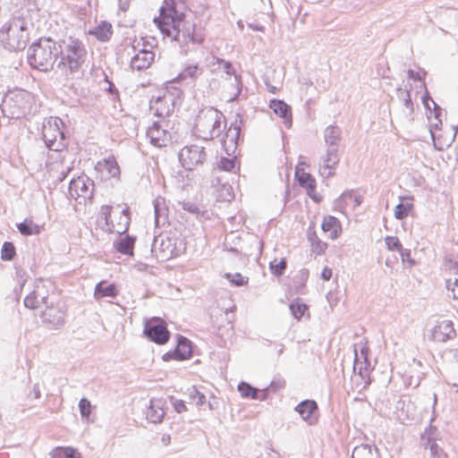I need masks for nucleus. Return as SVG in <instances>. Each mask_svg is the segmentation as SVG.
I'll use <instances>...</instances> for the list:
<instances>
[{
	"mask_svg": "<svg viewBox=\"0 0 458 458\" xmlns=\"http://www.w3.org/2000/svg\"><path fill=\"white\" fill-rule=\"evenodd\" d=\"M153 21L164 38L177 41L181 47L189 43L201 44L204 38L195 33V24L185 20V14L176 9L175 0H164L159 16Z\"/></svg>",
	"mask_w": 458,
	"mask_h": 458,
	"instance_id": "1",
	"label": "nucleus"
},
{
	"mask_svg": "<svg viewBox=\"0 0 458 458\" xmlns=\"http://www.w3.org/2000/svg\"><path fill=\"white\" fill-rule=\"evenodd\" d=\"M57 54L60 56L58 67L64 70L65 75L69 76L81 70L88 53L81 40L68 37L57 42Z\"/></svg>",
	"mask_w": 458,
	"mask_h": 458,
	"instance_id": "2",
	"label": "nucleus"
},
{
	"mask_svg": "<svg viewBox=\"0 0 458 458\" xmlns=\"http://www.w3.org/2000/svg\"><path fill=\"white\" fill-rule=\"evenodd\" d=\"M57 57V42L50 38H40L27 51L28 64L40 72L53 69Z\"/></svg>",
	"mask_w": 458,
	"mask_h": 458,
	"instance_id": "3",
	"label": "nucleus"
},
{
	"mask_svg": "<svg viewBox=\"0 0 458 458\" xmlns=\"http://www.w3.org/2000/svg\"><path fill=\"white\" fill-rule=\"evenodd\" d=\"M225 128L224 114L214 107L200 110L195 119V131L206 140L219 137Z\"/></svg>",
	"mask_w": 458,
	"mask_h": 458,
	"instance_id": "4",
	"label": "nucleus"
},
{
	"mask_svg": "<svg viewBox=\"0 0 458 458\" xmlns=\"http://www.w3.org/2000/svg\"><path fill=\"white\" fill-rule=\"evenodd\" d=\"M183 92L173 85L167 86L165 90L159 93L149 102V108L154 114L160 118L169 116L177 106L181 105Z\"/></svg>",
	"mask_w": 458,
	"mask_h": 458,
	"instance_id": "5",
	"label": "nucleus"
},
{
	"mask_svg": "<svg viewBox=\"0 0 458 458\" xmlns=\"http://www.w3.org/2000/svg\"><path fill=\"white\" fill-rule=\"evenodd\" d=\"M64 123L59 117H49L43 122L42 138L46 147L52 151L60 152L66 148L68 140L62 127Z\"/></svg>",
	"mask_w": 458,
	"mask_h": 458,
	"instance_id": "6",
	"label": "nucleus"
},
{
	"mask_svg": "<svg viewBox=\"0 0 458 458\" xmlns=\"http://www.w3.org/2000/svg\"><path fill=\"white\" fill-rule=\"evenodd\" d=\"M28 97L27 91L21 89L0 95V107L3 114L9 118L21 117L25 113Z\"/></svg>",
	"mask_w": 458,
	"mask_h": 458,
	"instance_id": "7",
	"label": "nucleus"
},
{
	"mask_svg": "<svg viewBox=\"0 0 458 458\" xmlns=\"http://www.w3.org/2000/svg\"><path fill=\"white\" fill-rule=\"evenodd\" d=\"M4 47L10 51L23 50L30 39L28 23L23 20H13L7 27Z\"/></svg>",
	"mask_w": 458,
	"mask_h": 458,
	"instance_id": "8",
	"label": "nucleus"
},
{
	"mask_svg": "<svg viewBox=\"0 0 458 458\" xmlns=\"http://www.w3.org/2000/svg\"><path fill=\"white\" fill-rule=\"evenodd\" d=\"M143 335L151 342L162 345L170 339L166 323L158 317L147 319L144 323Z\"/></svg>",
	"mask_w": 458,
	"mask_h": 458,
	"instance_id": "9",
	"label": "nucleus"
},
{
	"mask_svg": "<svg viewBox=\"0 0 458 458\" xmlns=\"http://www.w3.org/2000/svg\"><path fill=\"white\" fill-rule=\"evenodd\" d=\"M94 186V182L89 177L79 176L70 181L68 192L71 198L82 204L88 199H92Z\"/></svg>",
	"mask_w": 458,
	"mask_h": 458,
	"instance_id": "10",
	"label": "nucleus"
},
{
	"mask_svg": "<svg viewBox=\"0 0 458 458\" xmlns=\"http://www.w3.org/2000/svg\"><path fill=\"white\" fill-rule=\"evenodd\" d=\"M175 240L168 236L159 235L154 237L151 245V253L160 261H165L179 255Z\"/></svg>",
	"mask_w": 458,
	"mask_h": 458,
	"instance_id": "11",
	"label": "nucleus"
},
{
	"mask_svg": "<svg viewBox=\"0 0 458 458\" xmlns=\"http://www.w3.org/2000/svg\"><path fill=\"white\" fill-rule=\"evenodd\" d=\"M179 160L186 170H192L203 165L207 158L205 148L199 145H190L182 148L179 152Z\"/></svg>",
	"mask_w": 458,
	"mask_h": 458,
	"instance_id": "12",
	"label": "nucleus"
},
{
	"mask_svg": "<svg viewBox=\"0 0 458 458\" xmlns=\"http://www.w3.org/2000/svg\"><path fill=\"white\" fill-rule=\"evenodd\" d=\"M49 291L42 280L37 281L34 289L24 299V305L26 308L35 310L39 308L42 304L46 307L48 305Z\"/></svg>",
	"mask_w": 458,
	"mask_h": 458,
	"instance_id": "13",
	"label": "nucleus"
},
{
	"mask_svg": "<svg viewBox=\"0 0 458 458\" xmlns=\"http://www.w3.org/2000/svg\"><path fill=\"white\" fill-rule=\"evenodd\" d=\"M191 342L182 335H178L177 345L174 350L165 352L162 358L165 361L170 360H184L191 358Z\"/></svg>",
	"mask_w": 458,
	"mask_h": 458,
	"instance_id": "14",
	"label": "nucleus"
},
{
	"mask_svg": "<svg viewBox=\"0 0 458 458\" xmlns=\"http://www.w3.org/2000/svg\"><path fill=\"white\" fill-rule=\"evenodd\" d=\"M132 47L134 50L138 51V53L135 54L131 59L130 65L131 69L141 71L148 68L154 62L155 54L152 52V50L146 49V46H144V48H140V42H138Z\"/></svg>",
	"mask_w": 458,
	"mask_h": 458,
	"instance_id": "15",
	"label": "nucleus"
},
{
	"mask_svg": "<svg viewBox=\"0 0 458 458\" xmlns=\"http://www.w3.org/2000/svg\"><path fill=\"white\" fill-rule=\"evenodd\" d=\"M147 137L150 143L156 147L166 146L171 140L170 132L162 125V122H154L152 126L147 131Z\"/></svg>",
	"mask_w": 458,
	"mask_h": 458,
	"instance_id": "16",
	"label": "nucleus"
},
{
	"mask_svg": "<svg viewBox=\"0 0 458 458\" xmlns=\"http://www.w3.org/2000/svg\"><path fill=\"white\" fill-rule=\"evenodd\" d=\"M216 63L219 65L222 71L229 76H234V81L232 83V86L235 89V93L233 97L230 98L229 101H235L238 99V97L242 93L243 83L242 80V76L236 74L235 69L233 68L231 62L226 61L225 59L214 56Z\"/></svg>",
	"mask_w": 458,
	"mask_h": 458,
	"instance_id": "17",
	"label": "nucleus"
},
{
	"mask_svg": "<svg viewBox=\"0 0 458 458\" xmlns=\"http://www.w3.org/2000/svg\"><path fill=\"white\" fill-rule=\"evenodd\" d=\"M294 410L309 425H314L317 423L318 418L316 413L318 411V406L314 400H303L295 406Z\"/></svg>",
	"mask_w": 458,
	"mask_h": 458,
	"instance_id": "18",
	"label": "nucleus"
},
{
	"mask_svg": "<svg viewBox=\"0 0 458 458\" xmlns=\"http://www.w3.org/2000/svg\"><path fill=\"white\" fill-rule=\"evenodd\" d=\"M433 339L437 342H446L456 336V332L454 328L451 320H443L439 322L433 329Z\"/></svg>",
	"mask_w": 458,
	"mask_h": 458,
	"instance_id": "19",
	"label": "nucleus"
},
{
	"mask_svg": "<svg viewBox=\"0 0 458 458\" xmlns=\"http://www.w3.org/2000/svg\"><path fill=\"white\" fill-rule=\"evenodd\" d=\"M162 399H152L145 411L146 419L154 424L160 423L165 416Z\"/></svg>",
	"mask_w": 458,
	"mask_h": 458,
	"instance_id": "20",
	"label": "nucleus"
},
{
	"mask_svg": "<svg viewBox=\"0 0 458 458\" xmlns=\"http://www.w3.org/2000/svg\"><path fill=\"white\" fill-rule=\"evenodd\" d=\"M323 165L320 167V173L327 177L332 174L331 170L335 169L340 161L337 148H327L326 156L322 158Z\"/></svg>",
	"mask_w": 458,
	"mask_h": 458,
	"instance_id": "21",
	"label": "nucleus"
},
{
	"mask_svg": "<svg viewBox=\"0 0 458 458\" xmlns=\"http://www.w3.org/2000/svg\"><path fill=\"white\" fill-rule=\"evenodd\" d=\"M44 323L49 324L55 327L63 326L64 323V313L53 306H47L40 315Z\"/></svg>",
	"mask_w": 458,
	"mask_h": 458,
	"instance_id": "22",
	"label": "nucleus"
},
{
	"mask_svg": "<svg viewBox=\"0 0 458 458\" xmlns=\"http://www.w3.org/2000/svg\"><path fill=\"white\" fill-rule=\"evenodd\" d=\"M269 107L276 114L284 119V123L286 127L289 128L292 125V109L288 104L284 100L272 99L270 100Z\"/></svg>",
	"mask_w": 458,
	"mask_h": 458,
	"instance_id": "23",
	"label": "nucleus"
},
{
	"mask_svg": "<svg viewBox=\"0 0 458 458\" xmlns=\"http://www.w3.org/2000/svg\"><path fill=\"white\" fill-rule=\"evenodd\" d=\"M238 391L243 398L264 401L267 397L266 389L259 390L244 381L238 385Z\"/></svg>",
	"mask_w": 458,
	"mask_h": 458,
	"instance_id": "24",
	"label": "nucleus"
},
{
	"mask_svg": "<svg viewBox=\"0 0 458 458\" xmlns=\"http://www.w3.org/2000/svg\"><path fill=\"white\" fill-rule=\"evenodd\" d=\"M153 206L156 226L165 225L168 222V210L165 207V199L163 198H157L153 201Z\"/></svg>",
	"mask_w": 458,
	"mask_h": 458,
	"instance_id": "25",
	"label": "nucleus"
},
{
	"mask_svg": "<svg viewBox=\"0 0 458 458\" xmlns=\"http://www.w3.org/2000/svg\"><path fill=\"white\" fill-rule=\"evenodd\" d=\"M136 238L125 234L114 242V249L121 254L132 255Z\"/></svg>",
	"mask_w": 458,
	"mask_h": 458,
	"instance_id": "26",
	"label": "nucleus"
},
{
	"mask_svg": "<svg viewBox=\"0 0 458 458\" xmlns=\"http://www.w3.org/2000/svg\"><path fill=\"white\" fill-rule=\"evenodd\" d=\"M342 130L336 125H329L324 131V140L327 148H337Z\"/></svg>",
	"mask_w": 458,
	"mask_h": 458,
	"instance_id": "27",
	"label": "nucleus"
},
{
	"mask_svg": "<svg viewBox=\"0 0 458 458\" xmlns=\"http://www.w3.org/2000/svg\"><path fill=\"white\" fill-rule=\"evenodd\" d=\"M321 227L325 233H329V238L332 240L336 239L341 233L340 222L336 217L333 216H326L323 220Z\"/></svg>",
	"mask_w": 458,
	"mask_h": 458,
	"instance_id": "28",
	"label": "nucleus"
},
{
	"mask_svg": "<svg viewBox=\"0 0 458 458\" xmlns=\"http://www.w3.org/2000/svg\"><path fill=\"white\" fill-rule=\"evenodd\" d=\"M96 168L102 173H107L111 178H118L120 175V167L113 157L98 162Z\"/></svg>",
	"mask_w": 458,
	"mask_h": 458,
	"instance_id": "29",
	"label": "nucleus"
},
{
	"mask_svg": "<svg viewBox=\"0 0 458 458\" xmlns=\"http://www.w3.org/2000/svg\"><path fill=\"white\" fill-rule=\"evenodd\" d=\"M352 458H380V456L377 446L372 447L368 444H361L354 447Z\"/></svg>",
	"mask_w": 458,
	"mask_h": 458,
	"instance_id": "30",
	"label": "nucleus"
},
{
	"mask_svg": "<svg viewBox=\"0 0 458 458\" xmlns=\"http://www.w3.org/2000/svg\"><path fill=\"white\" fill-rule=\"evenodd\" d=\"M203 73V68L198 64L187 65L178 75L174 79V82H180L188 79L191 81H195Z\"/></svg>",
	"mask_w": 458,
	"mask_h": 458,
	"instance_id": "31",
	"label": "nucleus"
},
{
	"mask_svg": "<svg viewBox=\"0 0 458 458\" xmlns=\"http://www.w3.org/2000/svg\"><path fill=\"white\" fill-rule=\"evenodd\" d=\"M129 207H125L121 212L116 225L114 222L109 227L110 232H116L120 235L125 233L130 226Z\"/></svg>",
	"mask_w": 458,
	"mask_h": 458,
	"instance_id": "32",
	"label": "nucleus"
},
{
	"mask_svg": "<svg viewBox=\"0 0 458 458\" xmlns=\"http://www.w3.org/2000/svg\"><path fill=\"white\" fill-rule=\"evenodd\" d=\"M118 295V290L114 284H106L105 281H101L97 284L94 291V296L96 299H101L104 297H116Z\"/></svg>",
	"mask_w": 458,
	"mask_h": 458,
	"instance_id": "33",
	"label": "nucleus"
},
{
	"mask_svg": "<svg viewBox=\"0 0 458 458\" xmlns=\"http://www.w3.org/2000/svg\"><path fill=\"white\" fill-rule=\"evenodd\" d=\"M242 120L235 119L234 123L231 124L227 131L225 132V144L236 147L240 140L241 136V124Z\"/></svg>",
	"mask_w": 458,
	"mask_h": 458,
	"instance_id": "34",
	"label": "nucleus"
},
{
	"mask_svg": "<svg viewBox=\"0 0 458 458\" xmlns=\"http://www.w3.org/2000/svg\"><path fill=\"white\" fill-rule=\"evenodd\" d=\"M89 33L94 35L98 40L106 42L113 34V27L111 23L107 21H101V23L90 30Z\"/></svg>",
	"mask_w": 458,
	"mask_h": 458,
	"instance_id": "35",
	"label": "nucleus"
},
{
	"mask_svg": "<svg viewBox=\"0 0 458 458\" xmlns=\"http://www.w3.org/2000/svg\"><path fill=\"white\" fill-rule=\"evenodd\" d=\"M367 354H368V349L365 347H362L360 349V355L364 359V362H362L360 360L358 354H357V350L355 349L353 369H354V371L359 369V374L363 378L368 375V372H369L368 366L369 365V363L368 361Z\"/></svg>",
	"mask_w": 458,
	"mask_h": 458,
	"instance_id": "36",
	"label": "nucleus"
},
{
	"mask_svg": "<svg viewBox=\"0 0 458 458\" xmlns=\"http://www.w3.org/2000/svg\"><path fill=\"white\" fill-rule=\"evenodd\" d=\"M18 231L24 236L37 235L40 233V227L31 219L26 218L17 225Z\"/></svg>",
	"mask_w": 458,
	"mask_h": 458,
	"instance_id": "37",
	"label": "nucleus"
},
{
	"mask_svg": "<svg viewBox=\"0 0 458 458\" xmlns=\"http://www.w3.org/2000/svg\"><path fill=\"white\" fill-rule=\"evenodd\" d=\"M410 200V197L401 198V202L396 205L394 209V217L396 219L403 220L408 216L409 212L413 208V204Z\"/></svg>",
	"mask_w": 458,
	"mask_h": 458,
	"instance_id": "38",
	"label": "nucleus"
},
{
	"mask_svg": "<svg viewBox=\"0 0 458 458\" xmlns=\"http://www.w3.org/2000/svg\"><path fill=\"white\" fill-rule=\"evenodd\" d=\"M439 432L437 427L429 425L420 436L421 443L425 448H430L433 443H437Z\"/></svg>",
	"mask_w": 458,
	"mask_h": 458,
	"instance_id": "39",
	"label": "nucleus"
},
{
	"mask_svg": "<svg viewBox=\"0 0 458 458\" xmlns=\"http://www.w3.org/2000/svg\"><path fill=\"white\" fill-rule=\"evenodd\" d=\"M296 177L300 186L306 188L308 195H310V192H314L316 190V181L310 174L308 173H296Z\"/></svg>",
	"mask_w": 458,
	"mask_h": 458,
	"instance_id": "40",
	"label": "nucleus"
},
{
	"mask_svg": "<svg viewBox=\"0 0 458 458\" xmlns=\"http://www.w3.org/2000/svg\"><path fill=\"white\" fill-rule=\"evenodd\" d=\"M182 208L190 214L193 215L196 218H200L205 216L206 210L203 209V206L191 200H183L179 203Z\"/></svg>",
	"mask_w": 458,
	"mask_h": 458,
	"instance_id": "41",
	"label": "nucleus"
},
{
	"mask_svg": "<svg viewBox=\"0 0 458 458\" xmlns=\"http://www.w3.org/2000/svg\"><path fill=\"white\" fill-rule=\"evenodd\" d=\"M51 458H81V454L72 447H55L50 453Z\"/></svg>",
	"mask_w": 458,
	"mask_h": 458,
	"instance_id": "42",
	"label": "nucleus"
},
{
	"mask_svg": "<svg viewBox=\"0 0 458 458\" xmlns=\"http://www.w3.org/2000/svg\"><path fill=\"white\" fill-rule=\"evenodd\" d=\"M308 240L310 242L311 250L317 254H321L327 248V244L322 242L315 232L309 233Z\"/></svg>",
	"mask_w": 458,
	"mask_h": 458,
	"instance_id": "43",
	"label": "nucleus"
},
{
	"mask_svg": "<svg viewBox=\"0 0 458 458\" xmlns=\"http://www.w3.org/2000/svg\"><path fill=\"white\" fill-rule=\"evenodd\" d=\"M289 309L295 318L301 319L308 310V306L305 303L301 302V300L297 298L290 304Z\"/></svg>",
	"mask_w": 458,
	"mask_h": 458,
	"instance_id": "44",
	"label": "nucleus"
},
{
	"mask_svg": "<svg viewBox=\"0 0 458 458\" xmlns=\"http://www.w3.org/2000/svg\"><path fill=\"white\" fill-rule=\"evenodd\" d=\"M397 97L403 103L404 106L409 110L410 114H412L414 111V106L411 98L410 90L398 88Z\"/></svg>",
	"mask_w": 458,
	"mask_h": 458,
	"instance_id": "45",
	"label": "nucleus"
},
{
	"mask_svg": "<svg viewBox=\"0 0 458 458\" xmlns=\"http://www.w3.org/2000/svg\"><path fill=\"white\" fill-rule=\"evenodd\" d=\"M286 267L287 261L284 258L281 259L279 261H277V259H274L269 263V268L271 273L276 276L284 275Z\"/></svg>",
	"mask_w": 458,
	"mask_h": 458,
	"instance_id": "46",
	"label": "nucleus"
},
{
	"mask_svg": "<svg viewBox=\"0 0 458 458\" xmlns=\"http://www.w3.org/2000/svg\"><path fill=\"white\" fill-rule=\"evenodd\" d=\"M386 245L390 250H397L402 256V259L404 260L403 248L396 236H387L385 239Z\"/></svg>",
	"mask_w": 458,
	"mask_h": 458,
	"instance_id": "47",
	"label": "nucleus"
},
{
	"mask_svg": "<svg viewBox=\"0 0 458 458\" xmlns=\"http://www.w3.org/2000/svg\"><path fill=\"white\" fill-rule=\"evenodd\" d=\"M16 254L14 245L10 242H4L1 249V259L5 261L13 259Z\"/></svg>",
	"mask_w": 458,
	"mask_h": 458,
	"instance_id": "48",
	"label": "nucleus"
},
{
	"mask_svg": "<svg viewBox=\"0 0 458 458\" xmlns=\"http://www.w3.org/2000/svg\"><path fill=\"white\" fill-rule=\"evenodd\" d=\"M421 99L425 108L428 110L431 109L429 100L432 102L435 117L437 119L441 114V107L433 99H431L428 91L425 92Z\"/></svg>",
	"mask_w": 458,
	"mask_h": 458,
	"instance_id": "49",
	"label": "nucleus"
},
{
	"mask_svg": "<svg viewBox=\"0 0 458 458\" xmlns=\"http://www.w3.org/2000/svg\"><path fill=\"white\" fill-rule=\"evenodd\" d=\"M445 283L447 291L450 293L449 296L454 300H458V278L450 277L446 279Z\"/></svg>",
	"mask_w": 458,
	"mask_h": 458,
	"instance_id": "50",
	"label": "nucleus"
},
{
	"mask_svg": "<svg viewBox=\"0 0 458 458\" xmlns=\"http://www.w3.org/2000/svg\"><path fill=\"white\" fill-rule=\"evenodd\" d=\"M236 157H221L218 162V168L223 171L230 172L235 166Z\"/></svg>",
	"mask_w": 458,
	"mask_h": 458,
	"instance_id": "51",
	"label": "nucleus"
},
{
	"mask_svg": "<svg viewBox=\"0 0 458 458\" xmlns=\"http://www.w3.org/2000/svg\"><path fill=\"white\" fill-rule=\"evenodd\" d=\"M79 409L81 418L89 419L91 413V403L87 398H81L79 402Z\"/></svg>",
	"mask_w": 458,
	"mask_h": 458,
	"instance_id": "52",
	"label": "nucleus"
},
{
	"mask_svg": "<svg viewBox=\"0 0 458 458\" xmlns=\"http://www.w3.org/2000/svg\"><path fill=\"white\" fill-rule=\"evenodd\" d=\"M113 207L110 205H104L100 208V216L105 221L106 225L109 228L113 221L111 220V214Z\"/></svg>",
	"mask_w": 458,
	"mask_h": 458,
	"instance_id": "53",
	"label": "nucleus"
},
{
	"mask_svg": "<svg viewBox=\"0 0 458 458\" xmlns=\"http://www.w3.org/2000/svg\"><path fill=\"white\" fill-rule=\"evenodd\" d=\"M226 278L235 286H242L248 283V278L243 277L240 273H228Z\"/></svg>",
	"mask_w": 458,
	"mask_h": 458,
	"instance_id": "54",
	"label": "nucleus"
},
{
	"mask_svg": "<svg viewBox=\"0 0 458 458\" xmlns=\"http://www.w3.org/2000/svg\"><path fill=\"white\" fill-rule=\"evenodd\" d=\"M429 449L431 458H448L447 454L437 443H433Z\"/></svg>",
	"mask_w": 458,
	"mask_h": 458,
	"instance_id": "55",
	"label": "nucleus"
},
{
	"mask_svg": "<svg viewBox=\"0 0 458 458\" xmlns=\"http://www.w3.org/2000/svg\"><path fill=\"white\" fill-rule=\"evenodd\" d=\"M173 406L178 413H182L187 411L185 403L182 400H174V402L173 403Z\"/></svg>",
	"mask_w": 458,
	"mask_h": 458,
	"instance_id": "56",
	"label": "nucleus"
},
{
	"mask_svg": "<svg viewBox=\"0 0 458 458\" xmlns=\"http://www.w3.org/2000/svg\"><path fill=\"white\" fill-rule=\"evenodd\" d=\"M194 392L196 394L197 399L195 400V403L198 406H201L206 403V396L204 394L199 392L197 389L194 388Z\"/></svg>",
	"mask_w": 458,
	"mask_h": 458,
	"instance_id": "57",
	"label": "nucleus"
},
{
	"mask_svg": "<svg viewBox=\"0 0 458 458\" xmlns=\"http://www.w3.org/2000/svg\"><path fill=\"white\" fill-rule=\"evenodd\" d=\"M321 277L325 281L330 280L332 277V269L326 267L321 272Z\"/></svg>",
	"mask_w": 458,
	"mask_h": 458,
	"instance_id": "58",
	"label": "nucleus"
},
{
	"mask_svg": "<svg viewBox=\"0 0 458 458\" xmlns=\"http://www.w3.org/2000/svg\"><path fill=\"white\" fill-rule=\"evenodd\" d=\"M352 198H353V191H347V192H344L342 195H341V199L348 204L349 201L352 200Z\"/></svg>",
	"mask_w": 458,
	"mask_h": 458,
	"instance_id": "59",
	"label": "nucleus"
},
{
	"mask_svg": "<svg viewBox=\"0 0 458 458\" xmlns=\"http://www.w3.org/2000/svg\"><path fill=\"white\" fill-rule=\"evenodd\" d=\"M284 386V381H272L271 384H270V388L273 390V391H276L280 388H283Z\"/></svg>",
	"mask_w": 458,
	"mask_h": 458,
	"instance_id": "60",
	"label": "nucleus"
},
{
	"mask_svg": "<svg viewBox=\"0 0 458 458\" xmlns=\"http://www.w3.org/2000/svg\"><path fill=\"white\" fill-rule=\"evenodd\" d=\"M409 79H412L414 81H422L421 76L419 72H414L413 70L410 69L407 72Z\"/></svg>",
	"mask_w": 458,
	"mask_h": 458,
	"instance_id": "61",
	"label": "nucleus"
},
{
	"mask_svg": "<svg viewBox=\"0 0 458 458\" xmlns=\"http://www.w3.org/2000/svg\"><path fill=\"white\" fill-rule=\"evenodd\" d=\"M142 40V43H140V48H144V46H146V49H149L151 50L153 48V45L151 43H149L148 41L141 38Z\"/></svg>",
	"mask_w": 458,
	"mask_h": 458,
	"instance_id": "62",
	"label": "nucleus"
},
{
	"mask_svg": "<svg viewBox=\"0 0 458 458\" xmlns=\"http://www.w3.org/2000/svg\"><path fill=\"white\" fill-rule=\"evenodd\" d=\"M352 200H353V203H354L353 206H354V208H356V207H358V206H360L361 204L362 198H361V196H356V195L354 196L353 195Z\"/></svg>",
	"mask_w": 458,
	"mask_h": 458,
	"instance_id": "63",
	"label": "nucleus"
},
{
	"mask_svg": "<svg viewBox=\"0 0 458 458\" xmlns=\"http://www.w3.org/2000/svg\"><path fill=\"white\" fill-rule=\"evenodd\" d=\"M33 394H34V397L36 399H38L40 397V389H39V386L38 385H35L33 386Z\"/></svg>",
	"mask_w": 458,
	"mask_h": 458,
	"instance_id": "64",
	"label": "nucleus"
}]
</instances>
